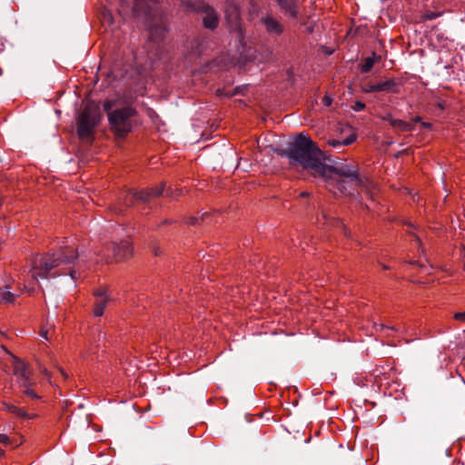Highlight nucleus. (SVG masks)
I'll return each mask as SVG.
<instances>
[{
    "label": "nucleus",
    "instance_id": "obj_1",
    "mask_svg": "<svg viewBox=\"0 0 465 465\" xmlns=\"http://www.w3.org/2000/svg\"><path fill=\"white\" fill-rule=\"evenodd\" d=\"M292 166L302 167L313 176L322 177L325 187L334 195H354V191H367V179H362L353 165L338 167L326 165L322 153L304 134H298L290 143L286 153Z\"/></svg>",
    "mask_w": 465,
    "mask_h": 465
},
{
    "label": "nucleus",
    "instance_id": "obj_2",
    "mask_svg": "<svg viewBox=\"0 0 465 465\" xmlns=\"http://www.w3.org/2000/svg\"><path fill=\"white\" fill-rule=\"evenodd\" d=\"M76 258V249L74 244L60 247L52 254H38L31 258L28 265L25 266L19 276V284L28 293L35 291L39 280L69 274L76 280V270L74 260Z\"/></svg>",
    "mask_w": 465,
    "mask_h": 465
},
{
    "label": "nucleus",
    "instance_id": "obj_3",
    "mask_svg": "<svg viewBox=\"0 0 465 465\" xmlns=\"http://www.w3.org/2000/svg\"><path fill=\"white\" fill-rule=\"evenodd\" d=\"M113 105V101L107 100L104 103V110L107 113L111 130L116 136L124 137L132 131L137 112L132 106L112 110Z\"/></svg>",
    "mask_w": 465,
    "mask_h": 465
},
{
    "label": "nucleus",
    "instance_id": "obj_4",
    "mask_svg": "<svg viewBox=\"0 0 465 465\" xmlns=\"http://www.w3.org/2000/svg\"><path fill=\"white\" fill-rule=\"evenodd\" d=\"M133 255V247L129 240H124L120 243L114 242L106 244L99 252L96 262H122L129 259Z\"/></svg>",
    "mask_w": 465,
    "mask_h": 465
},
{
    "label": "nucleus",
    "instance_id": "obj_5",
    "mask_svg": "<svg viewBox=\"0 0 465 465\" xmlns=\"http://www.w3.org/2000/svg\"><path fill=\"white\" fill-rule=\"evenodd\" d=\"M3 349L12 358L13 372L17 377V381L23 388V393L32 399H38L39 396L33 389H31V386L34 385V381L30 377V371L27 365L19 358L10 353L5 348L3 347Z\"/></svg>",
    "mask_w": 465,
    "mask_h": 465
},
{
    "label": "nucleus",
    "instance_id": "obj_6",
    "mask_svg": "<svg viewBox=\"0 0 465 465\" xmlns=\"http://www.w3.org/2000/svg\"><path fill=\"white\" fill-rule=\"evenodd\" d=\"M100 121L97 113L86 107L77 120V134L81 139L90 137Z\"/></svg>",
    "mask_w": 465,
    "mask_h": 465
},
{
    "label": "nucleus",
    "instance_id": "obj_7",
    "mask_svg": "<svg viewBox=\"0 0 465 465\" xmlns=\"http://www.w3.org/2000/svg\"><path fill=\"white\" fill-rule=\"evenodd\" d=\"M163 192V188L162 185L155 188L143 190L140 192H131L126 195V202H128L129 204H133L134 202L137 201L146 202L152 197L161 195Z\"/></svg>",
    "mask_w": 465,
    "mask_h": 465
},
{
    "label": "nucleus",
    "instance_id": "obj_8",
    "mask_svg": "<svg viewBox=\"0 0 465 465\" xmlns=\"http://www.w3.org/2000/svg\"><path fill=\"white\" fill-rule=\"evenodd\" d=\"M96 297V301L94 307V314L96 317L102 316L104 311V308L109 302L107 290L101 289L94 292Z\"/></svg>",
    "mask_w": 465,
    "mask_h": 465
},
{
    "label": "nucleus",
    "instance_id": "obj_9",
    "mask_svg": "<svg viewBox=\"0 0 465 465\" xmlns=\"http://www.w3.org/2000/svg\"><path fill=\"white\" fill-rule=\"evenodd\" d=\"M285 15L296 18L299 14L297 0H276Z\"/></svg>",
    "mask_w": 465,
    "mask_h": 465
},
{
    "label": "nucleus",
    "instance_id": "obj_10",
    "mask_svg": "<svg viewBox=\"0 0 465 465\" xmlns=\"http://www.w3.org/2000/svg\"><path fill=\"white\" fill-rule=\"evenodd\" d=\"M203 25L206 28L214 29L218 25V16L215 11L210 6L203 7Z\"/></svg>",
    "mask_w": 465,
    "mask_h": 465
},
{
    "label": "nucleus",
    "instance_id": "obj_11",
    "mask_svg": "<svg viewBox=\"0 0 465 465\" xmlns=\"http://www.w3.org/2000/svg\"><path fill=\"white\" fill-rule=\"evenodd\" d=\"M20 293L11 292L10 284H5L0 288V302L5 305L14 304Z\"/></svg>",
    "mask_w": 465,
    "mask_h": 465
},
{
    "label": "nucleus",
    "instance_id": "obj_12",
    "mask_svg": "<svg viewBox=\"0 0 465 465\" xmlns=\"http://www.w3.org/2000/svg\"><path fill=\"white\" fill-rule=\"evenodd\" d=\"M266 30L270 34L280 35L282 32V25L273 17L266 16L262 19Z\"/></svg>",
    "mask_w": 465,
    "mask_h": 465
},
{
    "label": "nucleus",
    "instance_id": "obj_13",
    "mask_svg": "<svg viewBox=\"0 0 465 465\" xmlns=\"http://www.w3.org/2000/svg\"><path fill=\"white\" fill-rule=\"evenodd\" d=\"M378 92H390L398 94L400 92L399 85L394 79H387L377 84Z\"/></svg>",
    "mask_w": 465,
    "mask_h": 465
},
{
    "label": "nucleus",
    "instance_id": "obj_14",
    "mask_svg": "<svg viewBox=\"0 0 465 465\" xmlns=\"http://www.w3.org/2000/svg\"><path fill=\"white\" fill-rule=\"evenodd\" d=\"M1 409L5 411L10 412L15 417H25L26 411L21 408H18L17 406L8 402V401H2V407Z\"/></svg>",
    "mask_w": 465,
    "mask_h": 465
},
{
    "label": "nucleus",
    "instance_id": "obj_15",
    "mask_svg": "<svg viewBox=\"0 0 465 465\" xmlns=\"http://www.w3.org/2000/svg\"><path fill=\"white\" fill-rule=\"evenodd\" d=\"M381 55H377L375 53H372V56L367 57L363 60V63L361 65V72L363 74L369 73L372 69L374 64L381 61Z\"/></svg>",
    "mask_w": 465,
    "mask_h": 465
},
{
    "label": "nucleus",
    "instance_id": "obj_16",
    "mask_svg": "<svg viewBox=\"0 0 465 465\" xmlns=\"http://www.w3.org/2000/svg\"><path fill=\"white\" fill-rule=\"evenodd\" d=\"M356 140V134H351L348 137L343 140L339 139H328L327 144L332 147H341L351 144Z\"/></svg>",
    "mask_w": 465,
    "mask_h": 465
},
{
    "label": "nucleus",
    "instance_id": "obj_17",
    "mask_svg": "<svg viewBox=\"0 0 465 465\" xmlns=\"http://www.w3.org/2000/svg\"><path fill=\"white\" fill-rule=\"evenodd\" d=\"M226 16L228 22L232 25V27L235 30L240 29V13L236 6L232 7V12L229 14V10L226 11Z\"/></svg>",
    "mask_w": 465,
    "mask_h": 465
},
{
    "label": "nucleus",
    "instance_id": "obj_18",
    "mask_svg": "<svg viewBox=\"0 0 465 465\" xmlns=\"http://www.w3.org/2000/svg\"><path fill=\"white\" fill-rule=\"evenodd\" d=\"M391 126L400 132H411L414 130V126L411 124L401 119L391 120Z\"/></svg>",
    "mask_w": 465,
    "mask_h": 465
},
{
    "label": "nucleus",
    "instance_id": "obj_19",
    "mask_svg": "<svg viewBox=\"0 0 465 465\" xmlns=\"http://www.w3.org/2000/svg\"><path fill=\"white\" fill-rule=\"evenodd\" d=\"M0 443L5 445V446H13V447H18L22 441H17L16 440L11 439L5 433H0Z\"/></svg>",
    "mask_w": 465,
    "mask_h": 465
},
{
    "label": "nucleus",
    "instance_id": "obj_20",
    "mask_svg": "<svg viewBox=\"0 0 465 465\" xmlns=\"http://www.w3.org/2000/svg\"><path fill=\"white\" fill-rule=\"evenodd\" d=\"M50 331H52V328H48L46 326H43L39 331V335L45 339V341H50L51 340V337L49 335L50 333Z\"/></svg>",
    "mask_w": 465,
    "mask_h": 465
},
{
    "label": "nucleus",
    "instance_id": "obj_21",
    "mask_svg": "<svg viewBox=\"0 0 465 465\" xmlns=\"http://www.w3.org/2000/svg\"><path fill=\"white\" fill-rule=\"evenodd\" d=\"M362 92L367 94L378 92L377 84H368L363 85Z\"/></svg>",
    "mask_w": 465,
    "mask_h": 465
},
{
    "label": "nucleus",
    "instance_id": "obj_22",
    "mask_svg": "<svg viewBox=\"0 0 465 465\" xmlns=\"http://www.w3.org/2000/svg\"><path fill=\"white\" fill-rule=\"evenodd\" d=\"M353 110L360 112L362 111L365 108V104L360 101L355 102L354 105L352 106Z\"/></svg>",
    "mask_w": 465,
    "mask_h": 465
},
{
    "label": "nucleus",
    "instance_id": "obj_23",
    "mask_svg": "<svg viewBox=\"0 0 465 465\" xmlns=\"http://www.w3.org/2000/svg\"><path fill=\"white\" fill-rule=\"evenodd\" d=\"M453 318H454L456 321L465 322V312H456V313L453 315Z\"/></svg>",
    "mask_w": 465,
    "mask_h": 465
},
{
    "label": "nucleus",
    "instance_id": "obj_24",
    "mask_svg": "<svg viewBox=\"0 0 465 465\" xmlns=\"http://www.w3.org/2000/svg\"><path fill=\"white\" fill-rule=\"evenodd\" d=\"M380 326H381V331H384L386 335H391L389 333L390 331H399V329H396L395 327L391 328V327L385 326L383 324H381Z\"/></svg>",
    "mask_w": 465,
    "mask_h": 465
},
{
    "label": "nucleus",
    "instance_id": "obj_25",
    "mask_svg": "<svg viewBox=\"0 0 465 465\" xmlns=\"http://www.w3.org/2000/svg\"><path fill=\"white\" fill-rule=\"evenodd\" d=\"M460 255L463 262V268L465 270V242L460 244Z\"/></svg>",
    "mask_w": 465,
    "mask_h": 465
},
{
    "label": "nucleus",
    "instance_id": "obj_26",
    "mask_svg": "<svg viewBox=\"0 0 465 465\" xmlns=\"http://www.w3.org/2000/svg\"><path fill=\"white\" fill-rule=\"evenodd\" d=\"M331 98L330 96L325 95L322 99V103L325 106H330L331 104Z\"/></svg>",
    "mask_w": 465,
    "mask_h": 465
},
{
    "label": "nucleus",
    "instance_id": "obj_27",
    "mask_svg": "<svg viewBox=\"0 0 465 465\" xmlns=\"http://www.w3.org/2000/svg\"><path fill=\"white\" fill-rule=\"evenodd\" d=\"M164 30H165V29H164L163 27H161V26H160V27L155 28L153 31H152L151 35H152V36H154V35H157V34H158V32H159L160 34H162V33H163V32H164Z\"/></svg>",
    "mask_w": 465,
    "mask_h": 465
},
{
    "label": "nucleus",
    "instance_id": "obj_28",
    "mask_svg": "<svg viewBox=\"0 0 465 465\" xmlns=\"http://www.w3.org/2000/svg\"><path fill=\"white\" fill-rule=\"evenodd\" d=\"M438 16H439V14H437V13H430L425 15V18L431 20V19L437 18Z\"/></svg>",
    "mask_w": 465,
    "mask_h": 465
},
{
    "label": "nucleus",
    "instance_id": "obj_29",
    "mask_svg": "<svg viewBox=\"0 0 465 465\" xmlns=\"http://www.w3.org/2000/svg\"><path fill=\"white\" fill-rule=\"evenodd\" d=\"M383 121L389 122V124L391 125V120H395L391 114H387L386 116L382 117Z\"/></svg>",
    "mask_w": 465,
    "mask_h": 465
},
{
    "label": "nucleus",
    "instance_id": "obj_30",
    "mask_svg": "<svg viewBox=\"0 0 465 465\" xmlns=\"http://www.w3.org/2000/svg\"><path fill=\"white\" fill-rule=\"evenodd\" d=\"M57 370L60 372V374L63 376L64 379H67L68 378V374L64 371V369L58 368Z\"/></svg>",
    "mask_w": 465,
    "mask_h": 465
},
{
    "label": "nucleus",
    "instance_id": "obj_31",
    "mask_svg": "<svg viewBox=\"0 0 465 465\" xmlns=\"http://www.w3.org/2000/svg\"><path fill=\"white\" fill-rule=\"evenodd\" d=\"M42 373L47 378V379H50L51 378V374L50 372L45 369V368H43V370L41 371Z\"/></svg>",
    "mask_w": 465,
    "mask_h": 465
},
{
    "label": "nucleus",
    "instance_id": "obj_32",
    "mask_svg": "<svg viewBox=\"0 0 465 465\" xmlns=\"http://www.w3.org/2000/svg\"><path fill=\"white\" fill-rule=\"evenodd\" d=\"M421 126L423 128H430L431 127V124L430 123H426V122H421Z\"/></svg>",
    "mask_w": 465,
    "mask_h": 465
},
{
    "label": "nucleus",
    "instance_id": "obj_33",
    "mask_svg": "<svg viewBox=\"0 0 465 465\" xmlns=\"http://www.w3.org/2000/svg\"><path fill=\"white\" fill-rule=\"evenodd\" d=\"M414 123H421V118L420 116H416L412 119Z\"/></svg>",
    "mask_w": 465,
    "mask_h": 465
},
{
    "label": "nucleus",
    "instance_id": "obj_34",
    "mask_svg": "<svg viewBox=\"0 0 465 465\" xmlns=\"http://www.w3.org/2000/svg\"><path fill=\"white\" fill-rule=\"evenodd\" d=\"M196 221H197V219H196V218H193V219H192L191 223H192V224H195V223H196Z\"/></svg>",
    "mask_w": 465,
    "mask_h": 465
},
{
    "label": "nucleus",
    "instance_id": "obj_35",
    "mask_svg": "<svg viewBox=\"0 0 465 465\" xmlns=\"http://www.w3.org/2000/svg\"><path fill=\"white\" fill-rule=\"evenodd\" d=\"M308 195H309V193L307 192H304V193H301V196H308Z\"/></svg>",
    "mask_w": 465,
    "mask_h": 465
},
{
    "label": "nucleus",
    "instance_id": "obj_36",
    "mask_svg": "<svg viewBox=\"0 0 465 465\" xmlns=\"http://www.w3.org/2000/svg\"><path fill=\"white\" fill-rule=\"evenodd\" d=\"M4 454V450L0 449V456Z\"/></svg>",
    "mask_w": 465,
    "mask_h": 465
},
{
    "label": "nucleus",
    "instance_id": "obj_37",
    "mask_svg": "<svg viewBox=\"0 0 465 465\" xmlns=\"http://www.w3.org/2000/svg\"><path fill=\"white\" fill-rule=\"evenodd\" d=\"M383 269H385V270H389V269H390V267H388V266H383Z\"/></svg>",
    "mask_w": 465,
    "mask_h": 465
}]
</instances>
